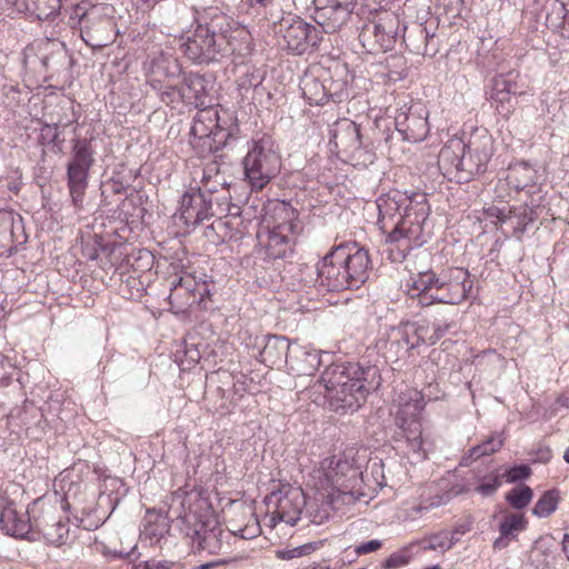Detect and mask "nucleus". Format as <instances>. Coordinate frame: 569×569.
Listing matches in <instances>:
<instances>
[{"label":"nucleus","mask_w":569,"mask_h":569,"mask_svg":"<svg viewBox=\"0 0 569 569\" xmlns=\"http://www.w3.org/2000/svg\"><path fill=\"white\" fill-rule=\"evenodd\" d=\"M378 226L400 258L423 246L431 236L430 206L426 193L390 191L377 199Z\"/></svg>","instance_id":"f257e3e1"},{"label":"nucleus","mask_w":569,"mask_h":569,"mask_svg":"<svg viewBox=\"0 0 569 569\" xmlns=\"http://www.w3.org/2000/svg\"><path fill=\"white\" fill-rule=\"evenodd\" d=\"M320 382L336 409L356 411L367 395L380 387L381 376L377 366L333 363L322 372Z\"/></svg>","instance_id":"f03ea898"},{"label":"nucleus","mask_w":569,"mask_h":569,"mask_svg":"<svg viewBox=\"0 0 569 569\" xmlns=\"http://www.w3.org/2000/svg\"><path fill=\"white\" fill-rule=\"evenodd\" d=\"M227 39L218 34L216 28L209 23H198L179 37H174L172 43L196 63H209L219 54L247 56L251 52L250 34L247 30L234 31Z\"/></svg>","instance_id":"7ed1b4c3"},{"label":"nucleus","mask_w":569,"mask_h":569,"mask_svg":"<svg viewBox=\"0 0 569 569\" xmlns=\"http://www.w3.org/2000/svg\"><path fill=\"white\" fill-rule=\"evenodd\" d=\"M427 401L417 389H407L396 399L393 412L392 447L416 461L427 459L426 439L422 432L421 413Z\"/></svg>","instance_id":"20e7f679"},{"label":"nucleus","mask_w":569,"mask_h":569,"mask_svg":"<svg viewBox=\"0 0 569 569\" xmlns=\"http://www.w3.org/2000/svg\"><path fill=\"white\" fill-rule=\"evenodd\" d=\"M406 290L422 307L458 305L467 299L471 282L468 270L462 268H450L440 273L429 269L410 277Z\"/></svg>","instance_id":"39448f33"},{"label":"nucleus","mask_w":569,"mask_h":569,"mask_svg":"<svg viewBox=\"0 0 569 569\" xmlns=\"http://www.w3.org/2000/svg\"><path fill=\"white\" fill-rule=\"evenodd\" d=\"M406 27L400 26L398 16L392 12H385L378 19L366 23L360 32L359 40L369 51H388L393 48L398 37H405ZM417 43L412 36L403 38L407 47L416 54L433 57L438 52L435 34H430L426 28L418 26Z\"/></svg>","instance_id":"423d86ee"},{"label":"nucleus","mask_w":569,"mask_h":569,"mask_svg":"<svg viewBox=\"0 0 569 569\" xmlns=\"http://www.w3.org/2000/svg\"><path fill=\"white\" fill-rule=\"evenodd\" d=\"M178 520L180 531L191 539L192 546L198 551L209 555L228 551L232 532L222 528L212 510L206 509L202 513L189 511Z\"/></svg>","instance_id":"0eeeda50"},{"label":"nucleus","mask_w":569,"mask_h":569,"mask_svg":"<svg viewBox=\"0 0 569 569\" xmlns=\"http://www.w3.org/2000/svg\"><path fill=\"white\" fill-rule=\"evenodd\" d=\"M490 158L491 151L486 147H467L461 139L453 138L441 148L438 163L446 176L462 183L483 172Z\"/></svg>","instance_id":"6e6552de"},{"label":"nucleus","mask_w":569,"mask_h":569,"mask_svg":"<svg viewBox=\"0 0 569 569\" xmlns=\"http://www.w3.org/2000/svg\"><path fill=\"white\" fill-rule=\"evenodd\" d=\"M244 180L252 190H262L281 170V156L271 137L262 136L248 143L242 159Z\"/></svg>","instance_id":"1a4fd4ad"},{"label":"nucleus","mask_w":569,"mask_h":569,"mask_svg":"<svg viewBox=\"0 0 569 569\" xmlns=\"http://www.w3.org/2000/svg\"><path fill=\"white\" fill-rule=\"evenodd\" d=\"M297 211L286 202L273 206L272 226L259 233V243L269 259H283L292 253L298 234Z\"/></svg>","instance_id":"9d476101"},{"label":"nucleus","mask_w":569,"mask_h":569,"mask_svg":"<svg viewBox=\"0 0 569 569\" xmlns=\"http://www.w3.org/2000/svg\"><path fill=\"white\" fill-rule=\"evenodd\" d=\"M316 472L321 489L352 496L353 490L361 483L362 466L351 451H346L323 459Z\"/></svg>","instance_id":"9b49d317"},{"label":"nucleus","mask_w":569,"mask_h":569,"mask_svg":"<svg viewBox=\"0 0 569 569\" xmlns=\"http://www.w3.org/2000/svg\"><path fill=\"white\" fill-rule=\"evenodd\" d=\"M201 182L204 191L191 189L181 197L178 219L187 228H194L212 216L211 193L217 191V184H224V180L220 182L217 164L211 163L203 169Z\"/></svg>","instance_id":"f8f14e48"},{"label":"nucleus","mask_w":569,"mask_h":569,"mask_svg":"<svg viewBox=\"0 0 569 569\" xmlns=\"http://www.w3.org/2000/svg\"><path fill=\"white\" fill-rule=\"evenodd\" d=\"M93 138L72 140L71 157L67 164L69 194L77 211L83 208V196L88 187L89 170L94 163Z\"/></svg>","instance_id":"ddd939ff"},{"label":"nucleus","mask_w":569,"mask_h":569,"mask_svg":"<svg viewBox=\"0 0 569 569\" xmlns=\"http://www.w3.org/2000/svg\"><path fill=\"white\" fill-rule=\"evenodd\" d=\"M277 32L284 48L298 56L316 51L322 40V31L299 17L283 18Z\"/></svg>","instance_id":"4468645a"},{"label":"nucleus","mask_w":569,"mask_h":569,"mask_svg":"<svg viewBox=\"0 0 569 569\" xmlns=\"http://www.w3.org/2000/svg\"><path fill=\"white\" fill-rule=\"evenodd\" d=\"M266 505L270 513L271 527H276L278 522L295 526L300 520L306 506V497L300 489L272 491L266 498Z\"/></svg>","instance_id":"2eb2a0df"},{"label":"nucleus","mask_w":569,"mask_h":569,"mask_svg":"<svg viewBox=\"0 0 569 569\" xmlns=\"http://www.w3.org/2000/svg\"><path fill=\"white\" fill-rule=\"evenodd\" d=\"M357 0H313L312 18L326 33H333L347 24Z\"/></svg>","instance_id":"dca6fc26"},{"label":"nucleus","mask_w":569,"mask_h":569,"mask_svg":"<svg viewBox=\"0 0 569 569\" xmlns=\"http://www.w3.org/2000/svg\"><path fill=\"white\" fill-rule=\"evenodd\" d=\"M428 117L429 111L422 103L416 102L409 107L405 104L395 116L396 129L403 140L420 142L427 138L430 130Z\"/></svg>","instance_id":"f3484780"},{"label":"nucleus","mask_w":569,"mask_h":569,"mask_svg":"<svg viewBox=\"0 0 569 569\" xmlns=\"http://www.w3.org/2000/svg\"><path fill=\"white\" fill-rule=\"evenodd\" d=\"M410 335L406 322L399 326L386 328L380 332L375 343V349L385 358L386 362L395 363L409 356L410 351L416 349V345L411 343Z\"/></svg>","instance_id":"a211bd4d"},{"label":"nucleus","mask_w":569,"mask_h":569,"mask_svg":"<svg viewBox=\"0 0 569 569\" xmlns=\"http://www.w3.org/2000/svg\"><path fill=\"white\" fill-rule=\"evenodd\" d=\"M343 250L339 244L331 250L317 264L318 279L321 286L331 291H341L353 289L347 277L349 273L345 267Z\"/></svg>","instance_id":"6ab92c4d"},{"label":"nucleus","mask_w":569,"mask_h":569,"mask_svg":"<svg viewBox=\"0 0 569 569\" xmlns=\"http://www.w3.org/2000/svg\"><path fill=\"white\" fill-rule=\"evenodd\" d=\"M142 69L147 82L152 89H161V81L174 79L182 72L179 59L173 54L171 48L161 49L149 54Z\"/></svg>","instance_id":"aec40b11"},{"label":"nucleus","mask_w":569,"mask_h":569,"mask_svg":"<svg viewBox=\"0 0 569 569\" xmlns=\"http://www.w3.org/2000/svg\"><path fill=\"white\" fill-rule=\"evenodd\" d=\"M0 529L4 535L18 539L39 540L34 523H31L29 510L18 507L12 501L4 503L0 509Z\"/></svg>","instance_id":"412c9836"},{"label":"nucleus","mask_w":569,"mask_h":569,"mask_svg":"<svg viewBox=\"0 0 569 569\" xmlns=\"http://www.w3.org/2000/svg\"><path fill=\"white\" fill-rule=\"evenodd\" d=\"M303 98L316 106L325 104L329 99L341 101L346 94L345 82L331 79L320 80L313 73L307 72L300 80Z\"/></svg>","instance_id":"4be33fe9"},{"label":"nucleus","mask_w":569,"mask_h":569,"mask_svg":"<svg viewBox=\"0 0 569 569\" xmlns=\"http://www.w3.org/2000/svg\"><path fill=\"white\" fill-rule=\"evenodd\" d=\"M343 250L345 267L349 273L347 279L350 280L353 289L360 288L369 278V269L371 261L369 253L357 242H343L339 244Z\"/></svg>","instance_id":"5701e85b"},{"label":"nucleus","mask_w":569,"mask_h":569,"mask_svg":"<svg viewBox=\"0 0 569 569\" xmlns=\"http://www.w3.org/2000/svg\"><path fill=\"white\" fill-rule=\"evenodd\" d=\"M26 240L22 217L12 210H0V257L11 254Z\"/></svg>","instance_id":"b1692460"},{"label":"nucleus","mask_w":569,"mask_h":569,"mask_svg":"<svg viewBox=\"0 0 569 569\" xmlns=\"http://www.w3.org/2000/svg\"><path fill=\"white\" fill-rule=\"evenodd\" d=\"M34 529L39 537L42 536L47 543L52 546L66 543L69 537L68 520L58 516L51 506L34 521Z\"/></svg>","instance_id":"393cba45"},{"label":"nucleus","mask_w":569,"mask_h":569,"mask_svg":"<svg viewBox=\"0 0 569 569\" xmlns=\"http://www.w3.org/2000/svg\"><path fill=\"white\" fill-rule=\"evenodd\" d=\"M183 102L207 108V98L212 89V80L198 72L183 73L181 81Z\"/></svg>","instance_id":"a878e982"},{"label":"nucleus","mask_w":569,"mask_h":569,"mask_svg":"<svg viewBox=\"0 0 569 569\" xmlns=\"http://www.w3.org/2000/svg\"><path fill=\"white\" fill-rule=\"evenodd\" d=\"M320 365V351L309 346H293L287 360L288 369L297 376H312Z\"/></svg>","instance_id":"bb28decb"},{"label":"nucleus","mask_w":569,"mask_h":569,"mask_svg":"<svg viewBox=\"0 0 569 569\" xmlns=\"http://www.w3.org/2000/svg\"><path fill=\"white\" fill-rule=\"evenodd\" d=\"M330 143L352 152L359 151L361 147L359 127L347 119L336 122L335 127L330 129Z\"/></svg>","instance_id":"cd10ccee"},{"label":"nucleus","mask_w":569,"mask_h":569,"mask_svg":"<svg viewBox=\"0 0 569 569\" xmlns=\"http://www.w3.org/2000/svg\"><path fill=\"white\" fill-rule=\"evenodd\" d=\"M264 346L260 351V361L268 367L280 366L282 362L287 365L292 346L283 336H266Z\"/></svg>","instance_id":"c85d7f7f"},{"label":"nucleus","mask_w":569,"mask_h":569,"mask_svg":"<svg viewBox=\"0 0 569 569\" xmlns=\"http://www.w3.org/2000/svg\"><path fill=\"white\" fill-rule=\"evenodd\" d=\"M539 179L538 170L527 161L509 164L506 174L507 184L516 191L535 187Z\"/></svg>","instance_id":"c756f323"},{"label":"nucleus","mask_w":569,"mask_h":569,"mask_svg":"<svg viewBox=\"0 0 569 569\" xmlns=\"http://www.w3.org/2000/svg\"><path fill=\"white\" fill-rule=\"evenodd\" d=\"M219 132L217 112L211 109L203 108L193 118L190 129L191 136L196 139L203 140L204 143L212 149L211 141L213 136Z\"/></svg>","instance_id":"7c9ffc66"},{"label":"nucleus","mask_w":569,"mask_h":569,"mask_svg":"<svg viewBox=\"0 0 569 569\" xmlns=\"http://www.w3.org/2000/svg\"><path fill=\"white\" fill-rule=\"evenodd\" d=\"M526 523L522 515H506L499 523L500 536L493 541V547L499 550L507 548L510 541L526 529Z\"/></svg>","instance_id":"2f4dec72"},{"label":"nucleus","mask_w":569,"mask_h":569,"mask_svg":"<svg viewBox=\"0 0 569 569\" xmlns=\"http://www.w3.org/2000/svg\"><path fill=\"white\" fill-rule=\"evenodd\" d=\"M24 10L39 20H47L61 9V0H21Z\"/></svg>","instance_id":"473e14b6"},{"label":"nucleus","mask_w":569,"mask_h":569,"mask_svg":"<svg viewBox=\"0 0 569 569\" xmlns=\"http://www.w3.org/2000/svg\"><path fill=\"white\" fill-rule=\"evenodd\" d=\"M142 527L141 533L152 541H159L169 530L168 522L161 515L148 513Z\"/></svg>","instance_id":"72a5a7b5"},{"label":"nucleus","mask_w":569,"mask_h":569,"mask_svg":"<svg viewBox=\"0 0 569 569\" xmlns=\"http://www.w3.org/2000/svg\"><path fill=\"white\" fill-rule=\"evenodd\" d=\"M262 76L256 70L248 69L237 80V90L241 100H251L252 93L262 84Z\"/></svg>","instance_id":"f704fd0d"},{"label":"nucleus","mask_w":569,"mask_h":569,"mask_svg":"<svg viewBox=\"0 0 569 569\" xmlns=\"http://www.w3.org/2000/svg\"><path fill=\"white\" fill-rule=\"evenodd\" d=\"M174 357L179 366L186 370L191 369L199 362L201 352L197 343L190 340H184L183 343L176 350Z\"/></svg>","instance_id":"c9c22d12"},{"label":"nucleus","mask_w":569,"mask_h":569,"mask_svg":"<svg viewBox=\"0 0 569 569\" xmlns=\"http://www.w3.org/2000/svg\"><path fill=\"white\" fill-rule=\"evenodd\" d=\"M408 331H411L410 335L411 343L416 345V348L428 345L432 346L433 337H432V327L431 323L427 320H420L417 322H406Z\"/></svg>","instance_id":"e433bc0d"},{"label":"nucleus","mask_w":569,"mask_h":569,"mask_svg":"<svg viewBox=\"0 0 569 569\" xmlns=\"http://www.w3.org/2000/svg\"><path fill=\"white\" fill-rule=\"evenodd\" d=\"M517 94L516 84L510 80L499 77L493 81L491 91V99L500 103L501 109H505V104L509 103L512 96Z\"/></svg>","instance_id":"4c0bfd02"},{"label":"nucleus","mask_w":569,"mask_h":569,"mask_svg":"<svg viewBox=\"0 0 569 569\" xmlns=\"http://www.w3.org/2000/svg\"><path fill=\"white\" fill-rule=\"evenodd\" d=\"M511 207H498L495 204L483 207L479 221H490L492 224H503L512 220Z\"/></svg>","instance_id":"58836bf2"},{"label":"nucleus","mask_w":569,"mask_h":569,"mask_svg":"<svg viewBox=\"0 0 569 569\" xmlns=\"http://www.w3.org/2000/svg\"><path fill=\"white\" fill-rule=\"evenodd\" d=\"M505 438L501 433H495L490 436L482 443L472 447L469 450V457L473 459H478L482 456L491 455L501 449L503 446Z\"/></svg>","instance_id":"ea45409f"},{"label":"nucleus","mask_w":569,"mask_h":569,"mask_svg":"<svg viewBox=\"0 0 569 569\" xmlns=\"http://www.w3.org/2000/svg\"><path fill=\"white\" fill-rule=\"evenodd\" d=\"M558 506V492L556 490H549L536 502L532 513L538 518H546L556 511Z\"/></svg>","instance_id":"a19ab883"},{"label":"nucleus","mask_w":569,"mask_h":569,"mask_svg":"<svg viewBox=\"0 0 569 569\" xmlns=\"http://www.w3.org/2000/svg\"><path fill=\"white\" fill-rule=\"evenodd\" d=\"M169 286L171 291H181L184 290L188 293H198L199 296H202L203 292L201 289L204 290V284L199 286L194 278L190 273H183L181 276H176L172 280L169 281Z\"/></svg>","instance_id":"79ce46f5"},{"label":"nucleus","mask_w":569,"mask_h":569,"mask_svg":"<svg viewBox=\"0 0 569 569\" xmlns=\"http://www.w3.org/2000/svg\"><path fill=\"white\" fill-rule=\"evenodd\" d=\"M533 492L530 487L521 486L511 489L507 496L506 500L510 503V506L515 509H523L531 501Z\"/></svg>","instance_id":"37998d69"},{"label":"nucleus","mask_w":569,"mask_h":569,"mask_svg":"<svg viewBox=\"0 0 569 569\" xmlns=\"http://www.w3.org/2000/svg\"><path fill=\"white\" fill-rule=\"evenodd\" d=\"M501 478L502 476L499 473L498 470L491 471L489 475L482 477L479 480V485L475 489L476 492L483 497H490L495 495V492L501 486Z\"/></svg>","instance_id":"c03bdc74"},{"label":"nucleus","mask_w":569,"mask_h":569,"mask_svg":"<svg viewBox=\"0 0 569 569\" xmlns=\"http://www.w3.org/2000/svg\"><path fill=\"white\" fill-rule=\"evenodd\" d=\"M320 546H322V541L308 542V543L298 546L292 549L283 550V551L279 552V557L281 559L289 560V559L299 558L302 556H308L311 552L319 549Z\"/></svg>","instance_id":"a18cd8bd"},{"label":"nucleus","mask_w":569,"mask_h":569,"mask_svg":"<svg viewBox=\"0 0 569 569\" xmlns=\"http://www.w3.org/2000/svg\"><path fill=\"white\" fill-rule=\"evenodd\" d=\"M160 100L167 104L183 101L181 86H166L161 81V89H153Z\"/></svg>","instance_id":"49530a36"},{"label":"nucleus","mask_w":569,"mask_h":569,"mask_svg":"<svg viewBox=\"0 0 569 569\" xmlns=\"http://www.w3.org/2000/svg\"><path fill=\"white\" fill-rule=\"evenodd\" d=\"M409 547H405L401 550L392 552L383 563L385 569H398L405 567L410 561Z\"/></svg>","instance_id":"de8ad7c7"},{"label":"nucleus","mask_w":569,"mask_h":569,"mask_svg":"<svg viewBox=\"0 0 569 569\" xmlns=\"http://www.w3.org/2000/svg\"><path fill=\"white\" fill-rule=\"evenodd\" d=\"M512 220H516V224L513 227L515 233H523L527 229V226L532 222L531 212L527 208H511Z\"/></svg>","instance_id":"09e8293b"},{"label":"nucleus","mask_w":569,"mask_h":569,"mask_svg":"<svg viewBox=\"0 0 569 569\" xmlns=\"http://www.w3.org/2000/svg\"><path fill=\"white\" fill-rule=\"evenodd\" d=\"M428 550L447 551L452 548V541L449 540V532L441 531L428 537Z\"/></svg>","instance_id":"8fccbe9b"},{"label":"nucleus","mask_w":569,"mask_h":569,"mask_svg":"<svg viewBox=\"0 0 569 569\" xmlns=\"http://www.w3.org/2000/svg\"><path fill=\"white\" fill-rule=\"evenodd\" d=\"M531 473V469L527 465H519L508 469L502 476L506 477L507 482L513 483L527 479Z\"/></svg>","instance_id":"3c124183"},{"label":"nucleus","mask_w":569,"mask_h":569,"mask_svg":"<svg viewBox=\"0 0 569 569\" xmlns=\"http://www.w3.org/2000/svg\"><path fill=\"white\" fill-rule=\"evenodd\" d=\"M59 137L58 124L44 123L40 129L39 140L42 144H51L57 141Z\"/></svg>","instance_id":"603ef678"},{"label":"nucleus","mask_w":569,"mask_h":569,"mask_svg":"<svg viewBox=\"0 0 569 569\" xmlns=\"http://www.w3.org/2000/svg\"><path fill=\"white\" fill-rule=\"evenodd\" d=\"M383 546L382 540L379 539H372L367 542H362L358 546H356L355 551L357 555H367L370 552H375L379 550Z\"/></svg>","instance_id":"864d4df0"},{"label":"nucleus","mask_w":569,"mask_h":569,"mask_svg":"<svg viewBox=\"0 0 569 569\" xmlns=\"http://www.w3.org/2000/svg\"><path fill=\"white\" fill-rule=\"evenodd\" d=\"M232 537L239 536L242 539H251L259 535L260 527L258 522L252 525H248L244 528H240L239 530H231Z\"/></svg>","instance_id":"5fc2aeb1"},{"label":"nucleus","mask_w":569,"mask_h":569,"mask_svg":"<svg viewBox=\"0 0 569 569\" xmlns=\"http://www.w3.org/2000/svg\"><path fill=\"white\" fill-rule=\"evenodd\" d=\"M432 327V337H433V343H437L445 335L446 332L451 328V323L447 321H438L433 322L431 325Z\"/></svg>","instance_id":"6e6d98bb"},{"label":"nucleus","mask_w":569,"mask_h":569,"mask_svg":"<svg viewBox=\"0 0 569 569\" xmlns=\"http://www.w3.org/2000/svg\"><path fill=\"white\" fill-rule=\"evenodd\" d=\"M148 561H149L150 569H181L179 565L171 562V561H167V560H161V561L148 560Z\"/></svg>","instance_id":"4d7b16f0"},{"label":"nucleus","mask_w":569,"mask_h":569,"mask_svg":"<svg viewBox=\"0 0 569 569\" xmlns=\"http://www.w3.org/2000/svg\"><path fill=\"white\" fill-rule=\"evenodd\" d=\"M469 489L465 485H456L446 493V501L450 500L452 497L465 493Z\"/></svg>","instance_id":"13d9d810"},{"label":"nucleus","mask_w":569,"mask_h":569,"mask_svg":"<svg viewBox=\"0 0 569 569\" xmlns=\"http://www.w3.org/2000/svg\"><path fill=\"white\" fill-rule=\"evenodd\" d=\"M247 4L254 9V8H267L269 6L273 4L274 0H246Z\"/></svg>","instance_id":"bf43d9fd"},{"label":"nucleus","mask_w":569,"mask_h":569,"mask_svg":"<svg viewBox=\"0 0 569 569\" xmlns=\"http://www.w3.org/2000/svg\"><path fill=\"white\" fill-rule=\"evenodd\" d=\"M555 7H557L559 11L558 13L561 16V19H565L567 14H569V0L561 2L556 1Z\"/></svg>","instance_id":"052dcab7"},{"label":"nucleus","mask_w":569,"mask_h":569,"mask_svg":"<svg viewBox=\"0 0 569 569\" xmlns=\"http://www.w3.org/2000/svg\"><path fill=\"white\" fill-rule=\"evenodd\" d=\"M470 523H459L457 525L453 530H455V533H458L459 536H463L466 535L467 532L470 531Z\"/></svg>","instance_id":"680f3d73"},{"label":"nucleus","mask_w":569,"mask_h":569,"mask_svg":"<svg viewBox=\"0 0 569 569\" xmlns=\"http://www.w3.org/2000/svg\"><path fill=\"white\" fill-rule=\"evenodd\" d=\"M449 540L452 541V547L460 540V536L455 533V530L449 532Z\"/></svg>","instance_id":"e2e57ef3"},{"label":"nucleus","mask_w":569,"mask_h":569,"mask_svg":"<svg viewBox=\"0 0 569 569\" xmlns=\"http://www.w3.org/2000/svg\"><path fill=\"white\" fill-rule=\"evenodd\" d=\"M560 403L569 408V392L560 398Z\"/></svg>","instance_id":"0e129e2a"},{"label":"nucleus","mask_w":569,"mask_h":569,"mask_svg":"<svg viewBox=\"0 0 569 569\" xmlns=\"http://www.w3.org/2000/svg\"><path fill=\"white\" fill-rule=\"evenodd\" d=\"M563 550L567 552L568 555V559H569V536H565V539H563Z\"/></svg>","instance_id":"69168bd1"},{"label":"nucleus","mask_w":569,"mask_h":569,"mask_svg":"<svg viewBox=\"0 0 569 569\" xmlns=\"http://www.w3.org/2000/svg\"><path fill=\"white\" fill-rule=\"evenodd\" d=\"M216 565H217V562H207V563L200 565L198 567V569H210V568L214 567Z\"/></svg>","instance_id":"338daca9"},{"label":"nucleus","mask_w":569,"mask_h":569,"mask_svg":"<svg viewBox=\"0 0 569 569\" xmlns=\"http://www.w3.org/2000/svg\"><path fill=\"white\" fill-rule=\"evenodd\" d=\"M563 459L566 462L569 463V447L566 449L565 453H563Z\"/></svg>","instance_id":"774afa93"}]
</instances>
